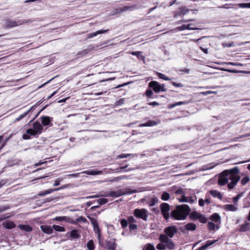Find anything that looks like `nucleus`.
I'll return each mask as SVG.
<instances>
[{
  "instance_id": "11",
  "label": "nucleus",
  "mask_w": 250,
  "mask_h": 250,
  "mask_svg": "<svg viewBox=\"0 0 250 250\" xmlns=\"http://www.w3.org/2000/svg\"><path fill=\"white\" fill-rule=\"evenodd\" d=\"M41 122L42 125L44 126H52L53 124L52 122L53 121V118L47 116H42L41 117Z\"/></svg>"
},
{
  "instance_id": "54",
  "label": "nucleus",
  "mask_w": 250,
  "mask_h": 250,
  "mask_svg": "<svg viewBox=\"0 0 250 250\" xmlns=\"http://www.w3.org/2000/svg\"><path fill=\"white\" fill-rule=\"evenodd\" d=\"M157 76H158V77L159 78L162 79L164 80H170V79L168 78L166 76H165V75H164L163 74L161 73H157Z\"/></svg>"
},
{
  "instance_id": "58",
  "label": "nucleus",
  "mask_w": 250,
  "mask_h": 250,
  "mask_svg": "<svg viewBox=\"0 0 250 250\" xmlns=\"http://www.w3.org/2000/svg\"><path fill=\"white\" fill-rule=\"evenodd\" d=\"M153 94V92L151 89H147L146 92V95L148 97H150Z\"/></svg>"
},
{
  "instance_id": "3",
  "label": "nucleus",
  "mask_w": 250,
  "mask_h": 250,
  "mask_svg": "<svg viewBox=\"0 0 250 250\" xmlns=\"http://www.w3.org/2000/svg\"><path fill=\"white\" fill-rule=\"evenodd\" d=\"M188 215L189 219L193 221L199 220L201 223H206L208 221V219L205 215L197 211L190 212Z\"/></svg>"
},
{
  "instance_id": "8",
  "label": "nucleus",
  "mask_w": 250,
  "mask_h": 250,
  "mask_svg": "<svg viewBox=\"0 0 250 250\" xmlns=\"http://www.w3.org/2000/svg\"><path fill=\"white\" fill-rule=\"evenodd\" d=\"M161 210L164 218L167 220L169 218L168 211L169 210V206L168 204L163 203L160 205Z\"/></svg>"
},
{
  "instance_id": "64",
  "label": "nucleus",
  "mask_w": 250,
  "mask_h": 250,
  "mask_svg": "<svg viewBox=\"0 0 250 250\" xmlns=\"http://www.w3.org/2000/svg\"><path fill=\"white\" fill-rule=\"evenodd\" d=\"M205 201L203 199H199V205L200 207H203L205 205Z\"/></svg>"
},
{
  "instance_id": "36",
  "label": "nucleus",
  "mask_w": 250,
  "mask_h": 250,
  "mask_svg": "<svg viewBox=\"0 0 250 250\" xmlns=\"http://www.w3.org/2000/svg\"><path fill=\"white\" fill-rule=\"evenodd\" d=\"M53 229L57 231L60 232H63L65 231V229L64 227L56 225H53Z\"/></svg>"
},
{
  "instance_id": "24",
  "label": "nucleus",
  "mask_w": 250,
  "mask_h": 250,
  "mask_svg": "<svg viewBox=\"0 0 250 250\" xmlns=\"http://www.w3.org/2000/svg\"><path fill=\"white\" fill-rule=\"evenodd\" d=\"M108 30H109L108 29H107V30L102 29V30H98L94 33H89V34H88V38H93L100 34L106 33Z\"/></svg>"
},
{
  "instance_id": "56",
  "label": "nucleus",
  "mask_w": 250,
  "mask_h": 250,
  "mask_svg": "<svg viewBox=\"0 0 250 250\" xmlns=\"http://www.w3.org/2000/svg\"><path fill=\"white\" fill-rule=\"evenodd\" d=\"M89 51H90V50L88 49H84L82 51H80V52H78L77 54V55L81 56V55H83L86 54L87 53H88L89 52Z\"/></svg>"
},
{
  "instance_id": "59",
  "label": "nucleus",
  "mask_w": 250,
  "mask_h": 250,
  "mask_svg": "<svg viewBox=\"0 0 250 250\" xmlns=\"http://www.w3.org/2000/svg\"><path fill=\"white\" fill-rule=\"evenodd\" d=\"M146 250H155L154 246L151 244H148L146 247Z\"/></svg>"
},
{
  "instance_id": "23",
  "label": "nucleus",
  "mask_w": 250,
  "mask_h": 250,
  "mask_svg": "<svg viewBox=\"0 0 250 250\" xmlns=\"http://www.w3.org/2000/svg\"><path fill=\"white\" fill-rule=\"evenodd\" d=\"M158 124V122L155 121H152V120H149L146 122L145 123L141 124L139 126L140 127H144V126H155L157 125Z\"/></svg>"
},
{
  "instance_id": "34",
  "label": "nucleus",
  "mask_w": 250,
  "mask_h": 250,
  "mask_svg": "<svg viewBox=\"0 0 250 250\" xmlns=\"http://www.w3.org/2000/svg\"><path fill=\"white\" fill-rule=\"evenodd\" d=\"M129 156H132V157H134L135 156H137V155L134 154H121L117 156V158H119V159L125 158Z\"/></svg>"
},
{
  "instance_id": "60",
  "label": "nucleus",
  "mask_w": 250,
  "mask_h": 250,
  "mask_svg": "<svg viewBox=\"0 0 250 250\" xmlns=\"http://www.w3.org/2000/svg\"><path fill=\"white\" fill-rule=\"evenodd\" d=\"M77 221L78 222H87V220L86 219L83 217V216H80V217H78L77 219H76Z\"/></svg>"
},
{
  "instance_id": "6",
  "label": "nucleus",
  "mask_w": 250,
  "mask_h": 250,
  "mask_svg": "<svg viewBox=\"0 0 250 250\" xmlns=\"http://www.w3.org/2000/svg\"><path fill=\"white\" fill-rule=\"evenodd\" d=\"M195 24L189 23L188 24H184L180 26L177 27L174 29H173V32H177L178 31H182L186 29H188L191 30H195L199 29L195 26Z\"/></svg>"
},
{
  "instance_id": "46",
  "label": "nucleus",
  "mask_w": 250,
  "mask_h": 250,
  "mask_svg": "<svg viewBox=\"0 0 250 250\" xmlns=\"http://www.w3.org/2000/svg\"><path fill=\"white\" fill-rule=\"evenodd\" d=\"M33 21V20H19V24H20V25H21L23 24L31 23Z\"/></svg>"
},
{
  "instance_id": "4",
  "label": "nucleus",
  "mask_w": 250,
  "mask_h": 250,
  "mask_svg": "<svg viewBox=\"0 0 250 250\" xmlns=\"http://www.w3.org/2000/svg\"><path fill=\"white\" fill-rule=\"evenodd\" d=\"M133 214L138 218H141L146 221L147 220L148 211L146 209L136 208L134 210Z\"/></svg>"
},
{
  "instance_id": "48",
  "label": "nucleus",
  "mask_w": 250,
  "mask_h": 250,
  "mask_svg": "<svg viewBox=\"0 0 250 250\" xmlns=\"http://www.w3.org/2000/svg\"><path fill=\"white\" fill-rule=\"evenodd\" d=\"M120 223L122 228L125 229L127 226L128 223L127 220L123 219L121 220Z\"/></svg>"
},
{
  "instance_id": "44",
  "label": "nucleus",
  "mask_w": 250,
  "mask_h": 250,
  "mask_svg": "<svg viewBox=\"0 0 250 250\" xmlns=\"http://www.w3.org/2000/svg\"><path fill=\"white\" fill-rule=\"evenodd\" d=\"M15 224L12 222H7L5 225V227L8 229L14 228Z\"/></svg>"
},
{
  "instance_id": "55",
  "label": "nucleus",
  "mask_w": 250,
  "mask_h": 250,
  "mask_svg": "<svg viewBox=\"0 0 250 250\" xmlns=\"http://www.w3.org/2000/svg\"><path fill=\"white\" fill-rule=\"evenodd\" d=\"M217 240H208L206 242L205 245L207 246V248H208L210 246L214 244L216 242H217Z\"/></svg>"
},
{
  "instance_id": "9",
  "label": "nucleus",
  "mask_w": 250,
  "mask_h": 250,
  "mask_svg": "<svg viewBox=\"0 0 250 250\" xmlns=\"http://www.w3.org/2000/svg\"><path fill=\"white\" fill-rule=\"evenodd\" d=\"M189 11V9L186 6H182L174 12V17L175 18L182 17L186 15Z\"/></svg>"
},
{
  "instance_id": "2",
  "label": "nucleus",
  "mask_w": 250,
  "mask_h": 250,
  "mask_svg": "<svg viewBox=\"0 0 250 250\" xmlns=\"http://www.w3.org/2000/svg\"><path fill=\"white\" fill-rule=\"evenodd\" d=\"M190 208L188 205L183 204L177 206L175 209H173V219L185 220L189 215Z\"/></svg>"
},
{
  "instance_id": "62",
  "label": "nucleus",
  "mask_w": 250,
  "mask_h": 250,
  "mask_svg": "<svg viewBox=\"0 0 250 250\" xmlns=\"http://www.w3.org/2000/svg\"><path fill=\"white\" fill-rule=\"evenodd\" d=\"M124 103H125V99L122 98V99H120L119 101H118L116 102V105H121L124 104Z\"/></svg>"
},
{
  "instance_id": "42",
  "label": "nucleus",
  "mask_w": 250,
  "mask_h": 250,
  "mask_svg": "<svg viewBox=\"0 0 250 250\" xmlns=\"http://www.w3.org/2000/svg\"><path fill=\"white\" fill-rule=\"evenodd\" d=\"M208 228L210 231L214 230L216 228V225L212 222H208Z\"/></svg>"
},
{
  "instance_id": "1",
  "label": "nucleus",
  "mask_w": 250,
  "mask_h": 250,
  "mask_svg": "<svg viewBox=\"0 0 250 250\" xmlns=\"http://www.w3.org/2000/svg\"><path fill=\"white\" fill-rule=\"evenodd\" d=\"M165 234H161L159 240L161 243L158 244L156 248L159 250H163L166 249H172V241L169 238H172V226H169L165 230Z\"/></svg>"
},
{
  "instance_id": "26",
  "label": "nucleus",
  "mask_w": 250,
  "mask_h": 250,
  "mask_svg": "<svg viewBox=\"0 0 250 250\" xmlns=\"http://www.w3.org/2000/svg\"><path fill=\"white\" fill-rule=\"evenodd\" d=\"M209 193L211 196L215 198H217L220 200L222 199V195L221 193L217 190H210L209 191Z\"/></svg>"
},
{
  "instance_id": "43",
  "label": "nucleus",
  "mask_w": 250,
  "mask_h": 250,
  "mask_svg": "<svg viewBox=\"0 0 250 250\" xmlns=\"http://www.w3.org/2000/svg\"><path fill=\"white\" fill-rule=\"evenodd\" d=\"M189 69L188 68H184L183 69H176V71L179 73L180 74H183L184 73H187L188 74L189 72Z\"/></svg>"
},
{
  "instance_id": "33",
  "label": "nucleus",
  "mask_w": 250,
  "mask_h": 250,
  "mask_svg": "<svg viewBox=\"0 0 250 250\" xmlns=\"http://www.w3.org/2000/svg\"><path fill=\"white\" fill-rule=\"evenodd\" d=\"M224 208L227 210L234 211L237 210V208L231 204H227L224 206Z\"/></svg>"
},
{
  "instance_id": "17",
  "label": "nucleus",
  "mask_w": 250,
  "mask_h": 250,
  "mask_svg": "<svg viewBox=\"0 0 250 250\" xmlns=\"http://www.w3.org/2000/svg\"><path fill=\"white\" fill-rule=\"evenodd\" d=\"M62 188H59L54 189H49L45 191H41L38 193V195L40 196H44L47 194H49L53 192V191H58L62 189Z\"/></svg>"
},
{
  "instance_id": "16",
  "label": "nucleus",
  "mask_w": 250,
  "mask_h": 250,
  "mask_svg": "<svg viewBox=\"0 0 250 250\" xmlns=\"http://www.w3.org/2000/svg\"><path fill=\"white\" fill-rule=\"evenodd\" d=\"M70 239H77L80 238L81 236L78 229H73L70 231Z\"/></svg>"
},
{
  "instance_id": "57",
  "label": "nucleus",
  "mask_w": 250,
  "mask_h": 250,
  "mask_svg": "<svg viewBox=\"0 0 250 250\" xmlns=\"http://www.w3.org/2000/svg\"><path fill=\"white\" fill-rule=\"evenodd\" d=\"M238 6L240 8H249V3H239Z\"/></svg>"
},
{
  "instance_id": "25",
  "label": "nucleus",
  "mask_w": 250,
  "mask_h": 250,
  "mask_svg": "<svg viewBox=\"0 0 250 250\" xmlns=\"http://www.w3.org/2000/svg\"><path fill=\"white\" fill-rule=\"evenodd\" d=\"M106 244L108 250H116V244L114 241H106Z\"/></svg>"
},
{
  "instance_id": "40",
  "label": "nucleus",
  "mask_w": 250,
  "mask_h": 250,
  "mask_svg": "<svg viewBox=\"0 0 250 250\" xmlns=\"http://www.w3.org/2000/svg\"><path fill=\"white\" fill-rule=\"evenodd\" d=\"M177 229H178V233L179 234H180L181 233L186 234L185 225L180 226L177 227Z\"/></svg>"
},
{
  "instance_id": "22",
  "label": "nucleus",
  "mask_w": 250,
  "mask_h": 250,
  "mask_svg": "<svg viewBox=\"0 0 250 250\" xmlns=\"http://www.w3.org/2000/svg\"><path fill=\"white\" fill-rule=\"evenodd\" d=\"M136 8L135 5H132V6H125L123 8H120L118 9V13H122L124 12L127 11L128 10L129 11H132L134 10Z\"/></svg>"
},
{
  "instance_id": "31",
  "label": "nucleus",
  "mask_w": 250,
  "mask_h": 250,
  "mask_svg": "<svg viewBox=\"0 0 250 250\" xmlns=\"http://www.w3.org/2000/svg\"><path fill=\"white\" fill-rule=\"evenodd\" d=\"M84 173L91 175H97L101 174L102 173V171L100 170H88L85 171Z\"/></svg>"
},
{
  "instance_id": "12",
  "label": "nucleus",
  "mask_w": 250,
  "mask_h": 250,
  "mask_svg": "<svg viewBox=\"0 0 250 250\" xmlns=\"http://www.w3.org/2000/svg\"><path fill=\"white\" fill-rule=\"evenodd\" d=\"M229 180V176H227V174H224L223 171L219 177L218 183L220 186H224L228 182Z\"/></svg>"
},
{
  "instance_id": "35",
  "label": "nucleus",
  "mask_w": 250,
  "mask_h": 250,
  "mask_svg": "<svg viewBox=\"0 0 250 250\" xmlns=\"http://www.w3.org/2000/svg\"><path fill=\"white\" fill-rule=\"evenodd\" d=\"M93 230H94V231L95 232V233L98 234V237L99 240V244H101V238H100L101 232H100V229L99 225L96 227H93Z\"/></svg>"
},
{
  "instance_id": "18",
  "label": "nucleus",
  "mask_w": 250,
  "mask_h": 250,
  "mask_svg": "<svg viewBox=\"0 0 250 250\" xmlns=\"http://www.w3.org/2000/svg\"><path fill=\"white\" fill-rule=\"evenodd\" d=\"M54 220L59 222L64 221L68 223H71L72 220L68 216H57L54 218Z\"/></svg>"
},
{
  "instance_id": "10",
  "label": "nucleus",
  "mask_w": 250,
  "mask_h": 250,
  "mask_svg": "<svg viewBox=\"0 0 250 250\" xmlns=\"http://www.w3.org/2000/svg\"><path fill=\"white\" fill-rule=\"evenodd\" d=\"M19 24V20L15 21L7 19L5 21V23L3 26L5 28H11L16 26H20V24Z\"/></svg>"
},
{
  "instance_id": "39",
  "label": "nucleus",
  "mask_w": 250,
  "mask_h": 250,
  "mask_svg": "<svg viewBox=\"0 0 250 250\" xmlns=\"http://www.w3.org/2000/svg\"><path fill=\"white\" fill-rule=\"evenodd\" d=\"M26 133L28 134L30 136H36L38 135L33 128L27 129L26 130Z\"/></svg>"
},
{
  "instance_id": "32",
  "label": "nucleus",
  "mask_w": 250,
  "mask_h": 250,
  "mask_svg": "<svg viewBox=\"0 0 250 250\" xmlns=\"http://www.w3.org/2000/svg\"><path fill=\"white\" fill-rule=\"evenodd\" d=\"M250 225L248 223H245L244 224L242 225L239 228V231L245 232L249 230Z\"/></svg>"
},
{
  "instance_id": "14",
  "label": "nucleus",
  "mask_w": 250,
  "mask_h": 250,
  "mask_svg": "<svg viewBox=\"0 0 250 250\" xmlns=\"http://www.w3.org/2000/svg\"><path fill=\"white\" fill-rule=\"evenodd\" d=\"M240 177H234V178H229V180L231 182L228 184V187L229 189H232L240 180Z\"/></svg>"
},
{
  "instance_id": "37",
  "label": "nucleus",
  "mask_w": 250,
  "mask_h": 250,
  "mask_svg": "<svg viewBox=\"0 0 250 250\" xmlns=\"http://www.w3.org/2000/svg\"><path fill=\"white\" fill-rule=\"evenodd\" d=\"M173 192H174L176 195H181L185 194V192L182 188H178L177 189H175V188L173 187Z\"/></svg>"
},
{
  "instance_id": "13",
  "label": "nucleus",
  "mask_w": 250,
  "mask_h": 250,
  "mask_svg": "<svg viewBox=\"0 0 250 250\" xmlns=\"http://www.w3.org/2000/svg\"><path fill=\"white\" fill-rule=\"evenodd\" d=\"M122 189H119L117 191H111L109 192H108L106 193V194L104 195V196L106 197H118L120 196H122Z\"/></svg>"
},
{
  "instance_id": "47",
  "label": "nucleus",
  "mask_w": 250,
  "mask_h": 250,
  "mask_svg": "<svg viewBox=\"0 0 250 250\" xmlns=\"http://www.w3.org/2000/svg\"><path fill=\"white\" fill-rule=\"evenodd\" d=\"M97 201L100 205H103L107 203L108 199L106 198H102L99 199Z\"/></svg>"
},
{
  "instance_id": "53",
  "label": "nucleus",
  "mask_w": 250,
  "mask_h": 250,
  "mask_svg": "<svg viewBox=\"0 0 250 250\" xmlns=\"http://www.w3.org/2000/svg\"><path fill=\"white\" fill-rule=\"evenodd\" d=\"M249 177L248 176H245L242 179L241 183L242 185H245L249 181Z\"/></svg>"
},
{
  "instance_id": "5",
  "label": "nucleus",
  "mask_w": 250,
  "mask_h": 250,
  "mask_svg": "<svg viewBox=\"0 0 250 250\" xmlns=\"http://www.w3.org/2000/svg\"><path fill=\"white\" fill-rule=\"evenodd\" d=\"M149 86L153 89L155 92H159L160 91H166V89L164 87V84H160L156 81H152L149 83Z\"/></svg>"
},
{
  "instance_id": "27",
  "label": "nucleus",
  "mask_w": 250,
  "mask_h": 250,
  "mask_svg": "<svg viewBox=\"0 0 250 250\" xmlns=\"http://www.w3.org/2000/svg\"><path fill=\"white\" fill-rule=\"evenodd\" d=\"M139 191L137 189H132L130 188H126L125 190L122 189L123 195L131 194L133 193H137Z\"/></svg>"
},
{
  "instance_id": "30",
  "label": "nucleus",
  "mask_w": 250,
  "mask_h": 250,
  "mask_svg": "<svg viewBox=\"0 0 250 250\" xmlns=\"http://www.w3.org/2000/svg\"><path fill=\"white\" fill-rule=\"evenodd\" d=\"M32 109V107H31L28 110L26 111L23 114H21L20 116H19L18 118H17L15 119L14 123H15L16 122L20 121L21 120H22L23 118H24L25 117H26L29 114V113L31 112Z\"/></svg>"
},
{
  "instance_id": "7",
  "label": "nucleus",
  "mask_w": 250,
  "mask_h": 250,
  "mask_svg": "<svg viewBox=\"0 0 250 250\" xmlns=\"http://www.w3.org/2000/svg\"><path fill=\"white\" fill-rule=\"evenodd\" d=\"M239 173V168L235 167L231 169L223 171L224 174H227L229 178H234V177H240L237 174Z\"/></svg>"
},
{
  "instance_id": "61",
  "label": "nucleus",
  "mask_w": 250,
  "mask_h": 250,
  "mask_svg": "<svg viewBox=\"0 0 250 250\" xmlns=\"http://www.w3.org/2000/svg\"><path fill=\"white\" fill-rule=\"evenodd\" d=\"M129 228L130 230H135L137 229V225L134 224H131L129 225Z\"/></svg>"
},
{
  "instance_id": "29",
  "label": "nucleus",
  "mask_w": 250,
  "mask_h": 250,
  "mask_svg": "<svg viewBox=\"0 0 250 250\" xmlns=\"http://www.w3.org/2000/svg\"><path fill=\"white\" fill-rule=\"evenodd\" d=\"M18 227L21 230L26 232H30L32 230V228L27 225H19Z\"/></svg>"
},
{
  "instance_id": "50",
  "label": "nucleus",
  "mask_w": 250,
  "mask_h": 250,
  "mask_svg": "<svg viewBox=\"0 0 250 250\" xmlns=\"http://www.w3.org/2000/svg\"><path fill=\"white\" fill-rule=\"evenodd\" d=\"M169 198V194L167 192H164L162 195V196H161V199L163 200H164V201H167V200Z\"/></svg>"
},
{
  "instance_id": "49",
  "label": "nucleus",
  "mask_w": 250,
  "mask_h": 250,
  "mask_svg": "<svg viewBox=\"0 0 250 250\" xmlns=\"http://www.w3.org/2000/svg\"><path fill=\"white\" fill-rule=\"evenodd\" d=\"M87 248L89 250H94L95 247L92 241H89L87 244Z\"/></svg>"
},
{
  "instance_id": "28",
  "label": "nucleus",
  "mask_w": 250,
  "mask_h": 250,
  "mask_svg": "<svg viewBox=\"0 0 250 250\" xmlns=\"http://www.w3.org/2000/svg\"><path fill=\"white\" fill-rule=\"evenodd\" d=\"M130 54L132 55L136 56L139 60L144 61L145 59V57L142 55L143 53L141 51H132L130 52Z\"/></svg>"
},
{
  "instance_id": "21",
  "label": "nucleus",
  "mask_w": 250,
  "mask_h": 250,
  "mask_svg": "<svg viewBox=\"0 0 250 250\" xmlns=\"http://www.w3.org/2000/svg\"><path fill=\"white\" fill-rule=\"evenodd\" d=\"M41 228L42 231L47 234H51L53 231V227L49 226L42 225L41 226Z\"/></svg>"
},
{
  "instance_id": "19",
  "label": "nucleus",
  "mask_w": 250,
  "mask_h": 250,
  "mask_svg": "<svg viewBox=\"0 0 250 250\" xmlns=\"http://www.w3.org/2000/svg\"><path fill=\"white\" fill-rule=\"evenodd\" d=\"M209 218L215 223H218L219 224L221 223V217L220 215L217 213H214L210 216Z\"/></svg>"
},
{
  "instance_id": "20",
  "label": "nucleus",
  "mask_w": 250,
  "mask_h": 250,
  "mask_svg": "<svg viewBox=\"0 0 250 250\" xmlns=\"http://www.w3.org/2000/svg\"><path fill=\"white\" fill-rule=\"evenodd\" d=\"M186 229V233H187L188 231H194L196 229V225L193 223H189L185 225Z\"/></svg>"
},
{
  "instance_id": "52",
  "label": "nucleus",
  "mask_w": 250,
  "mask_h": 250,
  "mask_svg": "<svg viewBox=\"0 0 250 250\" xmlns=\"http://www.w3.org/2000/svg\"><path fill=\"white\" fill-rule=\"evenodd\" d=\"M189 103V101H183V102H179L175 103L174 104H173V107L177 106V105H180L182 104H187Z\"/></svg>"
},
{
  "instance_id": "51",
  "label": "nucleus",
  "mask_w": 250,
  "mask_h": 250,
  "mask_svg": "<svg viewBox=\"0 0 250 250\" xmlns=\"http://www.w3.org/2000/svg\"><path fill=\"white\" fill-rule=\"evenodd\" d=\"M127 222L129 224H133L137 222V220L132 216H129L127 217Z\"/></svg>"
},
{
  "instance_id": "45",
  "label": "nucleus",
  "mask_w": 250,
  "mask_h": 250,
  "mask_svg": "<svg viewBox=\"0 0 250 250\" xmlns=\"http://www.w3.org/2000/svg\"><path fill=\"white\" fill-rule=\"evenodd\" d=\"M159 203V199L157 197L153 198L151 201L150 203L149 204L150 206H154L156 204H158Z\"/></svg>"
},
{
  "instance_id": "63",
  "label": "nucleus",
  "mask_w": 250,
  "mask_h": 250,
  "mask_svg": "<svg viewBox=\"0 0 250 250\" xmlns=\"http://www.w3.org/2000/svg\"><path fill=\"white\" fill-rule=\"evenodd\" d=\"M22 138L24 140H29L31 139V137L28 134L26 133L22 135Z\"/></svg>"
},
{
  "instance_id": "38",
  "label": "nucleus",
  "mask_w": 250,
  "mask_h": 250,
  "mask_svg": "<svg viewBox=\"0 0 250 250\" xmlns=\"http://www.w3.org/2000/svg\"><path fill=\"white\" fill-rule=\"evenodd\" d=\"M244 192H242L237 194L235 197L233 198V202L235 204L237 203L238 200L243 196Z\"/></svg>"
},
{
  "instance_id": "41",
  "label": "nucleus",
  "mask_w": 250,
  "mask_h": 250,
  "mask_svg": "<svg viewBox=\"0 0 250 250\" xmlns=\"http://www.w3.org/2000/svg\"><path fill=\"white\" fill-rule=\"evenodd\" d=\"M177 199L180 202H188V197H186L184 194H182L180 198L177 197Z\"/></svg>"
},
{
  "instance_id": "15",
  "label": "nucleus",
  "mask_w": 250,
  "mask_h": 250,
  "mask_svg": "<svg viewBox=\"0 0 250 250\" xmlns=\"http://www.w3.org/2000/svg\"><path fill=\"white\" fill-rule=\"evenodd\" d=\"M33 128L38 135L41 134L43 129L42 125L38 121L35 122L33 124Z\"/></svg>"
}]
</instances>
